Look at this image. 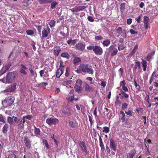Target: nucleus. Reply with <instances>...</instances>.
Returning <instances> with one entry per match:
<instances>
[{
    "mask_svg": "<svg viewBox=\"0 0 158 158\" xmlns=\"http://www.w3.org/2000/svg\"><path fill=\"white\" fill-rule=\"evenodd\" d=\"M51 136L52 139L54 140V142L56 145L57 146H58L59 142L54 137V134L53 133L51 134Z\"/></svg>",
    "mask_w": 158,
    "mask_h": 158,
    "instance_id": "nucleus-34",
    "label": "nucleus"
},
{
    "mask_svg": "<svg viewBox=\"0 0 158 158\" xmlns=\"http://www.w3.org/2000/svg\"><path fill=\"white\" fill-rule=\"evenodd\" d=\"M84 87L85 90L86 91L92 92L94 91V89L87 83L85 84Z\"/></svg>",
    "mask_w": 158,
    "mask_h": 158,
    "instance_id": "nucleus-17",
    "label": "nucleus"
},
{
    "mask_svg": "<svg viewBox=\"0 0 158 158\" xmlns=\"http://www.w3.org/2000/svg\"><path fill=\"white\" fill-rule=\"evenodd\" d=\"M125 5L126 4L125 3H122L120 5V10L122 12L124 11Z\"/></svg>",
    "mask_w": 158,
    "mask_h": 158,
    "instance_id": "nucleus-40",
    "label": "nucleus"
},
{
    "mask_svg": "<svg viewBox=\"0 0 158 158\" xmlns=\"http://www.w3.org/2000/svg\"><path fill=\"white\" fill-rule=\"evenodd\" d=\"M135 66L133 68V70H136L137 69H139L141 68L140 63L139 61H136L135 62Z\"/></svg>",
    "mask_w": 158,
    "mask_h": 158,
    "instance_id": "nucleus-24",
    "label": "nucleus"
},
{
    "mask_svg": "<svg viewBox=\"0 0 158 158\" xmlns=\"http://www.w3.org/2000/svg\"><path fill=\"white\" fill-rule=\"evenodd\" d=\"M50 33V29L48 26L44 28L42 31V38H46Z\"/></svg>",
    "mask_w": 158,
    "mask_h": 158,
    "instance_id": "nucleus-10",
    "label": "nucleus"
},
{
    "mask_svg": "<svg viewBox=\"0 0 158 158\" xmlns=\"http://www.w3.org/2000/svg\"><path fill=\"white\" fill-rule=\"evenodd\" d=\"M138 47V45H136L134 47L133 50L131 52L130 54V55L131 56L134 55L135 54L136 52L137 51Z\"/></svg>",
    "mask_w": 158,
    "mask_h": 158,
    "instance_id": "nucleus-28",
    "label": "nucleus"
},
{
    "mask_svg": "<svg viewBox=\"0 0 158 158\" xmlns=\"http://www.w3.org/2000/svg\"><path fill=\"white\" fill-rule=\"evenodd\" d=\"M7 129H8V125L7 124H5L2 128V132L3 133H6L7 131Z\"/></svg>",
    "mask_w": 158,
    "mask_h": 158,
    "instance_id": "nucleus-39",
    "label": "nucleus"
},
{
    "mask_svg": "<svg viewBox=\"0 0 158 158\" xmlns=\"http://www.w3.org/2000/svg\"><path fill=\"white\" fill-rule=\"evenodd\" d=\"M155 52H153L152 54V53H150L148 54L147 56L146 57L145 59L148 61H150L152 58V56L154 54Z\"/></svg>",
    "mask_w": 158,
    "mask_h": 158,
    "instance_id": "nucleus-29",
    "label": "nucleus"
},
{
    "mask_svg": "<svg viewBox=\"0 0 158 158\" xmlns=\"http://www.w3.org/2000/svg\"><path fill=\"white\" fill-rule=\"evenodd\" d=\"M130 31L131 33L132 34H137L138 33L137 31L134 30L132 29L130 30Z\"/></svg>",
    "mask_w": 158,
    "mask_h": 158,
    "instance_id": "nucleus-57",
    "label": "nucleus"
},
{
    "mask_svg": "<svg viewBox=\"0 0 158 158\" xmlns=\"http://www.w3.org/2000/svg\"><path fill=\"white\" fill-rule=\"evenodd\" d=\"M122 88L125 91H128V89L127 87L125 86V85H123L122 86Z\"/></svg>",
    "mask_w": 158,
    "mask_h": 158,
    "instance_id": "nucleus-64",
    "label": "nucleus"
},
{
    "mask_svg": "<svg viewBox=\"0 0 158 158\" xmlns=\"http://www.w3.org/2000/svg\"><path fill=\"white\" fill-rule=\"evenodd\" d=\"M115 106H120L121 104V102L119 100H116L115 102Z\"/></svg>",
    "mask_w": 158,
    "mask_h": 158,
    "instance_id": "nucleus-54",
    "label": "nucleus"
},
{
    "mask_svg": "<svg viewBox=\"0 0 158 158\" xmlns=\"http://www.w3.org/2000/svg\"><path fill=\"white\" fill-rule=\"evenodd\" d=\"M141 66L143 68V70L144 71H145L147 70V62L145 60L142 59H141Z\"/></svg>",
    "mask_w": 158,
    "mask_h": 158,
    "instance_id": "nucleus-20",
    "label": "nucleus"
},
{
    "mask_svg": "<svg viewBox=\"0 0 158 158\" xmlns=\"http://www.w3.org/2000/svg\"><path fill=\"white\" fill-rule=\"evenodd\" d=\"M21 68L20 69V72L24 75H27V72L25 71V70H27V68L25 67V65L23 64H21Z\"/></svg>",
    "mask_w": 158,
    "mask_h": 158,
    "instance_id": "nucleus-21",
    "label": "nucleus"
},
{
    "mask_svg": "<svg viewBox=\"0 0 158 158\" xmlns=\"http://www.w3.org/2000/svg\"><path fill=\"white\" fill-rule=\"evenodd\" d=\"M110 145L111 149H112L114 151H116L117 145L112 139H110Z\"/></svg>",
    "mask_w": 158,
    "mask_h": 158,
    "instance_id": "nucleus-15",
    "label": "nucleus"
},
{
    "mask_svg": "<svg viewBox=\"0 0 158 158\" xmlns=\"http://www.w3.org/2000/svg\"><path fill=\"white\" fill-rule=\"evenodd\" d=\"M74 99V94H73V95L69 97V100L70 102L72 101Z\"/></svg>",
    "mask_w": 158,
    "mask_h": 158,
    "instance_id": "nucleus-59",
    "label": "nucleus"
},
{
    "mask_svg": "<svg viewBox=\"0 0 158 158\" xmlns=\"http://www.w3.org/2000/svg\"><path fill=\"white\" fill-rule=\"evenodd\" d=\"M16 117L13 116L12 117H8L7 118V121L10 124H13L14 122L13 120H14L15 117Z\"/></svg>",
    "mask_w": 158,
    "mask_h": 158,
    "instance_id": "nucleus-27",
    "label": "nucleus"
},
{
    "mask_svg": "<svg viewBox=\"0 0 158 158\" xmlns=\"http://www.w3.org/2000/svg\"><path fill=\"white\" fill-rule=\"evenodd\" d=\"M134 85L135 87V88L138 90H139L140 88V86L139 85H138L137 82L135 80V79H134Z\"/></svg>",
    "mask_w": 158,
    "mask_h": 158,
    "instance_id": "nucleus-46",
    "label": "nucleus"
},
{
    "mask_svg": "<svg viewBox=\"0 0 158 158\" xmlns=\"http://www.w3.org/2000/svg\"><path fill=\"white\" fill-rule=\"evenodd\" d=\"M118 49L119 51L123 50L125 48L124 45L123 44H118Z\"/></svg>",
    "mask_w": 158,
    "mask_h": 158,
    "instance_id": "nucleus-32",
    "label": "nucleus"
},
{
    "mask_svg": "<svg viewBox=\"0 0 158 158\" xmlns=\"http://www.w3.org/2000/svg\"><path fill=\"white\" fill-rule=\"evenodd\" d=\"M78 144L81 148V151L85 152L86 154H87L89 152V151L87 150V147L85 144V142L79 141Z\"/></svg>",
    "mask_w": 158,
    "mask_h": 158,
    "instance_id": "nucleus-6",
    "label": "nucleus"
},
{
    "mask_svg": "<svg viewBox=\"0 0 158 158\" xmlns=\"http://www.w3.org/2000/svg\"><path fill=\"white\" fill-rule=\"evenodd\" d=\"M61 56L66 58L67 59H69V55L67 52H63L61 55Z\"/></svg>",
    "mask_w": 158,
    "mask_h": 158,
    "instance_id": "nucleus-31",
    "label": "nucleus"
},
{
    "mask_svg": "<svg viewBox=\"0 0 158 158\" xmlns=\"http://www.w3.org/2000/svg\"><path fill=\"white\" fill-rule=\"evenodd\" d=\"M141 17V15H139L138 17L135 18V20L138 23H140Z\"/></svg>",
    "mask_w": 158,
    "mask_h": 158,
    "instance_id": "nucleus-62",
    "label": "nucleus"
},
{
    "mask_svg": "<svg viewBox=\"0 0 158 158\" xmlns=\"http://www.w3.org/2000/svg\"><path fill=\"white\" fill-rule=\"evenodd\" d=\"M47 67L44 68V69L40 70L39 72V73L40 75V77H42L43 76V74L45 73V71Z\"/></svg>",
    "mask_w": 158,
    "mask_h": 158,
    "instance_id": "nucleus-45",
    "label": "nucleus"
},
{
    "mask_svg": "<svg viewBox=\"0 0 158 158\" xmlns=\"http://www.w3.org/2000/svg\"><path fill=\"white\" fill-rule=\"evenodd\" d=\"M120 114L122 115L121 116V120L122 123H124L125 120L126 116L125 113L123 110L120 111Z\"/></svg>",
    "mask_w": 158,
    "mask_h": 158,
    "instance_id": "nucleus-26",
    "label": "nucleus"
},
{
    "mask_svg": "<svg viewBox=\"0 0 158 158\" xmlns=\"http://www.w3.org/2000/svg\"><path fill=\"white\" fill-rule=\"evenodd\" d=\"M81 64L78 66V68L75 71L77 73L79 74L82 72V70L81 69Z\"/></svg>",
    "mask_w": 158,
    "mask_h": 158,
    "instance_id": "nucleus-41",
    "label": "nucleus"
},
{
    "mask_svg": "<svg viewBox=\"0 0 158 158\" xmlns=\"http://www.w3.org/2000/svg\"><path fill=\"white\" fill-rule=\"evenodd\" d=\"M93 52L96 55H100L103 53V49L99 46L95 45L93 49Z\"/></svg>",
    "mask_w": 158,
    "mask_h": 158,
    "instance_id": "nucleus-8",
    "label": "nucleus"
},
{
    "mask_svg": "<svg viewBox=\"0 0 158 158\" xmlns=\"http://www.w3.org/2000/svg\"><path fill=\"white\" fill-rule=\"evenodd\" d=\"M26 32L27 34L29 35H31L34 34V31L31 30H27Z\"/></svg>",
    "mask_w": 158,
    "mask_h": 158,
    "instance_id": "nucleus-43",
    "label": "nucleus"
},
{
    "mask_svg": "<svg viewBox=\"0 0 158 158\" xmlns=\"http://www.w3.org/2000/svg\"><path fill=\"white\" fill-rule=\"evenodd\" d=\"M58 4V3L55 1L53 2L51 4V8L52 9H55L56 8V6Z\"/></svg>",
    "mask_w": 158,
    "mask_h": 158,
    "instance_id": "nucleus-38",
    "label": "nucleus"
},
{
    "mask_svg": "<svg viewBox=\"0 0 158 158\" xmlns=\"http://www.w3.org/2000/svg\"><path fill=\"white\" fill-rule=\"evenodd\" d=\"M136 153V151L135 149H133L131 151L130 153H127V158H133Z\"/></svg>",
    "mask_w": 158,
    "mask_h": 158,
    "instance_id": "nucleus-19",
    "label": "nucleus"
},
{
    "mask_svg": "<svg viewBox=\"0 0 158 158\" xmlns=\"http://www.w3.org/2000/svg\"><path fill=\"white\" fill-rule=\"evenodd\" d=\"M85 47V44L82 43H79L75 45L76 49L77 50L82 51L84 49Z\"/></svg>",
    "mask_w": 158,
    "mask_h": 158,
    "instance_id": "nucleus-14",
    "label": "nucleus"
},
{
    "mask_svg": "<svg viewBox=\"0 0 158 158\" xmlns=\"http://www.w3.org/2000/svg\"><path fill=\"white\" fill-rule=\"evenodd\" d=\"M61 51L60 48L59 46H56L54 48L53 53L55 56H58Z\"/></svg>",
    "mask_w": 158,
    "mask_h": 158,
    "instance_id": "nucleus-16",
    "label": "nucleus"
},
{
    "mask_svg": "<svg viewBox=\"0 0 158 158\" xmlns=\"http://www.w3.org/2000/svg\"><path fill=\"white\" fill-rule=\"evenodd\" d=\"M69 124L70 127H71L73 128L74 127V125L72 121H69Z\"/></svg>",
    "mask_w": 158,
    "mask_h": 158,
    "instance_id": "nucleus-63",
    "label": "nucleus"
},
{
    "mask_svg": "<svg viewBox=\"0 0 158 158\" xmlns=\"http://www.w3.org/2000/svg\"><path fill=\"white\" fill-rule=\"evenodd\" d=\"M49 24L51 27H54L55 24V21L53 20H51L49 22Z\"/></svg>",
    "mask_w": 158,
    "mask_h": 158,
    "instance_id": "nucleus-42",
    "label": "nucleus"
},
{
    "mask_svg": "<svg viewBox=\"0 0 158 158\" xmlns=\"http://www.w3.org/2000/svg\"><path fill=\"white\" fill-rule=\"evenodd\" d=\"M143 19V23L149 22L150 20L148 17L144 16Z\"/></svg>",
    "mask_w": 158,
    "mask_h": 158,
    "instance_id": "nucleus-50",
    "label": "nucleus"
},
{
    "mask_svg": "<svg viewBox=\"0 0 158 158\" xmlns=\"http://www.w3.org/2000/svg\"><path fill=\"white\" fill-rule=\"evenodd\" d=\"M108 51L111 56H115L118 52V50L115 48V45H112L110 46L108 48Z\"/></svg>",
    "mask_w": 158,
    "mask_h": 158,
    "instance_id": "nucleus-5",
    "label": "nucleus"
},
{
    "mask_svg": "<svg viewBox=\"0 0 158 158\" xmlns=\"http://www.w3.org/2000/svg\"><path fill=\"white\" fill-rule=\"evenodd\" d=\"M23 140L26 147L27 148L30 149L31 147V142L28 137L27 136H24Z\"/></svg>",
    "mask_w": 158,
    "mask_h": 158,
    "instance_id": "nucleus-13",
    "label": "nucleus"
},
{
    "mask_svg": "<svg viewBox=\"0 0 158 158\" xmlns=\"http://www.w3.org/2000/svg\"><path fill=\"white\" fill-rule=\"evenodd\" d=\"M128 105L126 102H124L122 104L121 109L122 110H124L126 109L127 108Z\"/></svg>",
    "mask_w": 158,
    "mask_h": 158,
    "instance_id": "nucleus-36",
    "label": "nucleus"
},
{
    "mask_svg": "<svg viewBox=\"0 0 158 158\" xmlns=\"http://www.w3.org/2000/svg\"><path fill=\"white\" fill-rule=\"evenodd\" d=\"M34 133L36 135H40V128H37L35 125L34 126Z\"/></svg>",
    "mask_w": 158,
    "mask_h": 158,
    "instance_id": "nucleus-25",
    "label": "nucleus"
},
{
    "mask_svg": "<svg viewBox=\"0 0 158 158\" xmlns=\"http://www.w3.org/2000/svg\"><path fill=\"white\" fill-rule=\"evenodd\" d=\"M0 121L4 123H6V121L5 120L4 118L2 115L0 114Z\"/></svg>",
    "mask_w": 158,
    "mask_h": 158,
    "instance_id": "nucleus-55",
    "label": "nucleus"
},
{
    "mask_svg": "<svg viewBox=\"0 0 158 158\" xmlns=\"http://www.w3.org/2000/svg\"><path fill=\"white\" fill-rule=\"evenodd\" d=\"M37 30L39 33H40L41 31L42 26L39 25L36 27Z\"/></svg>",
    "mask_w": 158,
    "mask_h": 158,
    "instance_id": "nucleus-58",
    "label": "nucleus"
},
{
    "mask_svg": "<svg viewBox=\"0 0 158 158\" xmlns=\"http://www.w3.org/2000/svg\"><path fill=\"white\" fill-rule=\"evenodd\" d=\"M26 120H24L23 118H18L17 117H15L14 122L17 124L18 128L21 130L24 127V124Z\"/></svg>",
    "mask_w": 158,
    "mask_h": 158,
    "instance_id": "nucleus-2",
    "label": "nucleus"
},
{
    "mask_svg": "<svg viewBox=\"0 0 158 158\" xmlns=\"http://www.w3.org/2000/svg\"><path fill=\"white\" fill-rule=\"evenodd\" d=\"M42 142L44 144L45 146H46V149H48L49 148V145L48 143L47 142L46 140L45 139H43L42 140Z\"/></svg>",
    "mask_w": 158,
    "mask_h": 158,
    "instance_id": "nucleus-33",
    "label": "nucleus"
},
{
    "mask_svg": "<svg viewBox=\"0 0 158 158\" xmlns=\"http://www.w3.org/2000/svg\"><path fill=\"white\" fill-rule=\"evenodd\" d=\"M82 84V81L80 79H78L77 80L76 83V85L81 86Z\"/></svg>",
    "mask_w": 158,
    "mask_h": 158,
    "instance_id": "nucleus-48",
    "label": "nucleus"
},
{
    "mask_svg": "<svg viewBox=\"0 0 158 158\" xmlns=\"http://www.w3.org/2000/svg\"><path fill=\"white\" fill-rule=\"evenodd\" d=\"M32 117V115H27L24 116L22 118H23V120H25L26 119L30 120Z\"/></svg>",
    "mask_w": 158,
    "mask_h": 158,
    "instance_id": "nucleus-35",
    "label": "nucleus"
},
{
    "mask_svg": "<svg viewBox=\"0 0 158 158\" xmlns=\"http://www.w3.org/2000/svg\"><path fill=\"white\" fill-rule=\"evenodd\" d=\"M16 86V85L15 83L12 85H10L8 86L7 89L4 90V91L6 93L7 92V93L9 92H12L15 89Z\"/></svg>",
    "mask_w": 158,
    "mask_h": 158,
    "instance_id": "nucleus-12",
    "label": "nucleus"
},
{
    "mask_svg": "<svg viewBox=\"0 0 158 158\" xmlns=\"http://www.w3.org/2000/svg\"><path fill=\"white\" fill-rule=\"evenodd\" d=\"M63 112L65 114L70 115L72 114V110L69 108H65L64 109Z\"/></svg>",
    "mask_w": 158,
    "mask_h": 158,
    "instance_id": "nucleus-18",
    "label": "nucleus"
},
{
    "mask_svg": "<svg viewBox=\"0 0 158 158\" xmlns=\"http://www.w3.org/2000/svg\"><path fill=\"white\" fill-rule=\"evenodd\" d=\"M8 158H17V157L15 154L13 153L9 154Z\"/></svg>",
    "mask_w": 158,
    "mask_h": 158,
    "instance_id": "nucleus-51",
    "label": "nucleus"
},
{
    "mask_svg": "<svg viewBox=\"0 0 158 158\" xmlns=\"http://www.w3.org/2000/svg\"><path fill=\"white\" fill-rule=\"evenodd\" d=\"M123 31L122 28L121 27H118L116 30V31L119 34H120Z\"/></svg>",
    "mask_w": 158,
    "mask_h": 158,
    "instance_id": "nucleus-47",
    "label": "nucleus"
},
{
    "mask_svg": "<svg viewBox=\"0 0 158 158\" xmlns=\"http://www.w3.org/2000/svg\"><path fill=\"white\" fill-rule=\"evenodd\" d=\"M58 122L59 120L58 119L54 117L48 118L46 120V123L50 126L56 124Z\"/></svg>",
    "mask_w": 158,
    "mask_h": 158,
    "instance_id": "nucleus-7",
    "label": "nucleus"
},
{
    "mask_svg": "<svg viewBox=\"0 0 158 158\" xmlns=\"http://www.w3.org/2000/svg\"><path fill=\"white\" fill-rule=\"evenodd\" d=\"M143 25L144 28L146 29H147L149 26V24L148 22L144 23Z\"/></svg>",
    "mask_w": 158,
    "mask_h": 158,
    "instance_id": "nucleus-56",
    "label": "nucleus"
},
{
    "mask_svg": "<svg viewBox=\"0 0 158 158\" xmlns=\"http://www.w3.org/2000/svg\"><path fill=\"white\" fill-rule=\"evenodd\" d=\"M81 86L78 85H75L74 87L75 91L77 92H80L81 90Z\"/></svg>",
    "mask_w": 158,
    "mask_h": 158,
    "instance_id": "nucleus-37",
    "label": "nucleus"
},
{
    "mask_svg": "<svg viewBox=\"0 0 158 158\" xmlns=\"http://www.w3.org/2000/svg\"><path fill=\"white\" fill-rule=\"evenodd\" d=\"M11 66V63L10 62H8L3 67L2 71H0V73L2 74H4L7 71Z\"/></svg>",
    "mask_w": 158,
    "mask_h": 158,
    "instance_id": "nucleus-11",
    "label": "nucleus"
},
{
    "mask_svg": "<svg viewBox=\"0 0 158 158\" xmlns=\"http://www.w3.org/2000/svg\"><path fill=\"white\" fill-rule=\"evenodd\" d=\"M63 70L61 68H59L56 71V76L57 78H59L63 73Z\"/></svg>",
    "mask_w": 158,
    "mask_h": 158,
    "instance_id": "nucleus-22",
    "label": "nucleus"
},
{
    "mask_svg": "<svg viewBox=\"0 0 158 158\" xmlns=\"http://www.w3.org/2000/svg\"><path fill=\"white\" fill-rule=\"evenodd\" d=\"M86 8L87 7L86 6H81L70 9V10L73 12H78L81 11Z\"/></svg>",
    "mask_w": 158,
    "mask_h": 158,
    "instance_id": "nucleus-9",
    "label": "nucleus"
},
{
    "mask_svg": "<svg viewBox=\"0 0 158 158\" xmlns=\"http://www.w3.org/2000/svg\"><path fill=\"white\" fill-rule=\"evenodd\" d=\"M87 19L89 21L91 22H93L94 21V19H93V17L91 16H88Z\"/></svg>",
    "mask_w": 158,
    "mask_h": 158,
    "instance_id": "nucleus-60",
    "label": "nucleus"
},
{
    "mask_svg": "<svg viewBox=\"0 0 158 158\" xmlns=\"http://www.w3.org/2000/svg\"><path fill=\"white\" fill-rule=\"evenodd\" d=\"M106 81H102L101 85L103 88H104L106 85Z\"/></svg>",
    "mask_w": 158,
    "mask_h": 158,
    "instance_id": "nucleus-61",
    "label": "nucleus"
},
{
    "mask_svg": "<svg viewBox=\"0 0 158 158\" xmlns=\"http://www.w3.org/2000/svg\"><path fill=\"white\" fill-rule=\"evenodd\" d=\"M94 39L96 41H98L102 39L103 37L101 35H98L95 36Z\"/></svg>",
    "mask_w": 158,
    "mask_h": 158,
    "instance_id": "nucleus-49",
    "label": "nucleus"
},
{
    "mask_svg": "<svg viewBox=\"0 0 158 158\" xmlns=\"http://www.w3.org/2000/svg\"><path fill=\"white\" fill-rule=\"evenodd\" d=\"M16 73V72H13L9 73L7 75L6 81L7 83H10L12 82L14 80Z\"/></svg>",
    "mask_w": 158,
    "mask_h": 158,
    "instance_id": "nucleus-4",
    "label": "nucleus"
},
{
    "mask_svg": "<svg viewBox=\"0 0 158 158\" xmlns=\"http://www.w3.org/2000/svg\"><path fill=\"white\" fill-rule=\"evenodd\" d=\"M81 61V59L80 57H79L76 56L74 58L73 60V63L74 64L76 65V64L79 63Z\"/></svg>",
    "mask_w": 158,
    "mask_h": 158,
    "instance_id": "nucleus-23",
    "label": "nucleus"
},
{
    "mask_svg": "<svg viewBox=\"0 0 158 158\" xmlns=\"http://www.w3.org/2000/svg\"><path fill=\"white\" fill-rule=\"evenodd\" d=\"M110 44V40H107L104 41L102 43V45L103 46L107 47Z\"/></svg>",
    "mask_w": 158,
    "mask_h": 158,
    "instance_id": "nucleus-30",
    "label": "nucleus"
},
{
    "mask_svg": "<svg viewBox=\"0 0 158 158\" xmlns=\"http://www.w3.org/2000/svg\"><path fill=\"white\" fill-rule=\"evenodd\" d=\"M82 72L90 74H93L94 72L91 66L89 64H81Z\"/></svg>",
    "mask_w": 158,
    "mask_h": 158,
    "instance_id": "nucleus-1",
    "label": "nucleus"
},
{
    "mask_svg": "<svg viewBox=\"0 0 158 158\" xmlns=\"http://www.w3.org/2000/svg\"><path fill=\"white\" fill-rule=\"evenodd\" d=\"M103 132H104L106 133H108L110 131L109 128L107 127H103Z\"/></svg>",
    "mask_w": 158,
    "mask_h": 158,
    "instance_id": "nucleus-44",
    "label": "nucleus"
},
{
    "mask_svg": "<svg viewBox=\"0 0 158 158\" xmlns=\"http://www.w3.org/2000/svg\"><path fill=\"white\" fill-rule=\"evenodd\" d=\"M65 75L66 77H68L69 75V69L68 68L66 69Z\"/></svg>",
    "mask_w": 158,
    "mask_h": 158,
    "instance_id": "nucleus-53",
    "label": "nucleus"
},
{
    "mask_svg": "<svg viewBox=\"0 0 158 158\" xmlns=\"http://www.w3.org/2000/svg\"><path fill=\"white\" fill-rule=\"evenodd\" d=\"M15 100V98L12 96H10L5 98L3 101V103L5 104V107H7L11 106Z\"/></svg>",
    "mask_w": 158,
    "mask_h": 158,
    "instance_id": "nucleus-3",
    "label": "nucleus"
},
{
    "mask_svg": "<svg viewBox=\"0 0 158 158\" xmlns=\"http://www.w3.org/2000/svg\"><path fill=\"white\" fill-rule=\"evenodd\" d=\"M125 113L127 115H128L130 116H132V113H133V112L130 110H129L127 111H125Z\"/></svg>",
    "mask_w": 158,
    "mask_h": 158,
    "instance_id": "nucleus-52",
    "label": "nucleus"
}]
</instances>
